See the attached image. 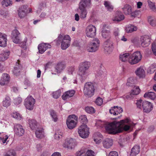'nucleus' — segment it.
<instances>
[{"instance_id":"1","label":"nucleus","mask_w":156,"mask_h":156,"mask_svg":"<svg viewBox=\"0 0 156 156\" xmlns=\"http://www.w3.org/2000/svg\"><path fill=\"white\" fill-rule=\"evenodd\" d=\"M136 124L127 119L122 120L120 122L117 121L107 123L105 129L109 134H115L120 133L122 130L127 131L133 128Z\"/></svg>"},{"instance_id":"2","label":"nucleus","mask_w":156,"mask_h":156,"mask_svg":"<svg viewBox=\"0 0 156 156\" xmlns=\"http://www.w3.org/2000/svg\"><path fill=\"white\" fill-rule=\"evenodd\" d=\"M57 44L61 43V47L62 50H66L70 44L71 38L68 35L60 34L56 40Z\"/></svg>"},{"instance_id":"3","label":"nucleus","mask_w":156,"mask_h":156,"mask_svg":"<svg viewBox=\"0 0 156 156\" xmlns=\"http://www.w3.org/2000/svg\"><path fill=\"white\" fill-rule=\"evenodd\" d=\"M90 66V64L89 62L85 61L80 63L78 74L83 80L85 79L88 75L87 70Z\"/></svg>"},{"instance_id":"4","label":"nucleus","mask_w":156,"mask_h":156,"mask_svg":"<svg viewBox=\"0 0 156 156\" xmlns=\"http://www.w3.org/2000/svg\"><path fill=\"white\" fill-rule=\"evenodd\" d=\"M94 88L93 83L90 82L86 83L84 85L83 90L84 95L87 97H91L94 95Z\"/></svg>"},{"instance_id":"5","label":"nucleus","mask_w":156,"mask_h":156,"mask_svg":"<svg viewBox=\"0 0 156 156\" xmlns=\"http://www.w3.org/2000/svg\"><path fill=\"white\" fill-rule=\"evenodd\" d=\"M142 58L140 51H137L133 53L128 58V62L131 65L140 62Z\"/></svg>"},{"instance_id":"6","label":"nucleus","mask_w":156,"mask_h":156,"mask_svg":"<svg viewBox=\"0 0 156 156\" xmlns=\"http://www.w3.org/2000/svg\"><path fill=\"white\" fill-rule=\"evenodd\" d=\"M99 46V40L97 38H95L87 45L86 49L88 52H95L98 50Z\"/></svg>"},{"instance_id":"7","label":"nucleus","mask_w":156,"mask_h":156,"mask_svg":"<svg viewBox=\"0 0 156 156\" xmlns=\"http://www.w3.org/2000/svg\"><path fill=\"white\" fill-rule=\"evenodd\" d=\"M77 119V117L74 115H70L66 119V123L69 129H73L76 126Z\"/></svg>"},{"instance_id":"8","label":"nucleus","mask_w":156,"mask_h":156,"mask_svg":"<svg viewBox=\"0 0 156 156\" xmlns=\"http://www.w3.org/2000/svg\"><path fill=\"white\" fill-rule=\"evenodd\" d=\"M78 132L81 137L84 139L86 138L89 135V128L85 124H83L79 127Z\"/></svg>"},{"instance_id":"9","label":"nucleus","mask_w":156,"mask_h":156,"mask_svg":"<svg viewBox=\"0 0 156 156\" xmlns=\"http://www.w3.org/2000/svg\"><path fill=\"white\" fill-rule=\"evenodd\" d=\"M35 100L31 96H28L25 100L24 104L27 109L32 110L34 107Z\"/></svg>"},{"instance_id":"10","label":"nucleus","mask_w":156,"mask_h":156,"mask_svg":"<svg viewBox=\"0 0 156 156\" xmlns=\"http://www.w3.org/2000/svg\"><path fill=\"white\" fill-rule=\"evenodd\" d=\"M77 144V142L75 139L69 138L66 140L65 142L63 144V146L64 147L72 150L74 148Z\"/></svg>"},{"instance_id":"11","label":"nucleus","mask_w":156,"mask_h":156,"mask_svg":"<svg viewBox=\"0 0 156 156\" xmlns=\"http://www.w3.org/2000/svg\"><path fill=\"white\" fill-rule=\"evenodd\" d=\"M96 28L92 25H90L88 26L86 30V36L89 37H94L96 35Z\"/></svg>"},{"instance_id":"12","label":"nucleus","mask_w":156,"mask_h":156,"mask_svg":"<svg viewBox=\"0 0 156 156\" xmlns=\"http://www.w3.org/2000/svg\"><path fill=\"white\" fill-rule=\"evenodd\" d=\"M123 13L126 15H131L132 16H134L136 13L138 12L136 11L134 12H132V7L130 5L128 4H125L122 8Z\"/></svg>"},{"instance_id":"13","label":"nucleus","mask_w":156,"mask_h":156,"mask_svg":"<svg viewBox=\"0 0 156 156\" xmlns=\"http://www.w3.org/2000/svg\"><path fill=\"white\" fill-rule=\"evenodd\" d=\"M14 130L15 133L19 136H22L24 133V130L22 126L19 124H14Z\"/></svg>"},{"instance_id":"14","label":"nucleus","mask_w":156,"mask_h":156,"mask_svg":"<svg viewBox=\"0 0 156 156\" xmlns=\"http://www.w3.org/2000/svg\"><path fill=\"white\" fill-rule=\"evenodd\" d=\"M104 48L105 53H110L113 49V43L109 40H107L104 42Z\"/></svg>"},{"instance_id":"15","label":"nucleus","mask_w":156,"mask_h":156,"mask_svg":"<svg viewBox=\"0 0 156 156\" xmlns=\"http://www.w3.org/2000/svg\"><path fill=\"white\" fill-rule=\"evenodd\" d=\"M142 108L144 112L148 113L152 109V105L151 102L145 101L143 102Z\"/></svg>"},{"instance_id":"16","label":"nucleus","mask_w":156,"mask_h":156,"mask_svg":"<svg viewBox=\"0 0 156 156\" xmlns=\"http://www.w3.org/2000/svg\"><path fill=\"white\" fill-rule=\"evenodd\" d=\"M20 33L16 29L13 30L12 33V39L13 42L18 44L20 42V39L19 36Z\"/></svg>"},{"instance_id":"17","label":"nucleus","mask_w":156,"mask_h":156,"mask_svg":"<svg viewBox=\"0 0 156 156\" xmlns=\"http://www.w3.org/2000/svg\"><path fill=\"white\" fill-rule=\"evenodd\" d=\"M27 6L26 5H22L20 6L18 10V15L20 18L25 17L27 12Z\"/></svg>"},{"instance_id":"18","label":"nucleus","mask_w":156,"mask_h":156,"mask_svg":"<svg viewBox=\"0 0 156 156\" xmlns=\"http://www.w3.org/2000/svg\"><path fill=\"white\" fill-rule=\"evenodd\" d=\"M10 79V77L8 74L4 73L0 80V84L2 86L7 85L9 82Z\"/></svg>"},{"instance_id":"19","label":"nucleus","mask_w":156,"mask_h":156,"mask_svg":"<svg viewBox=\"0 0 156 156\" xmlns=\"http://www.w3.org/2000/svg\"><path fill=\"white\" fill-rule=\"evenodd\" d=\"M123 112L122 109L118 106H114L112 107L109 110L110 113L114 115H116L120 114Z\"/></svg>"},{"instance_id":"20","label":"nucleus","mask_w":156,"mask_h":156,"mask_svg":"<svg viewBox=\"0 0 156 156\" xmlns=\"http://www.w3.org/2000/svg\"><path fill=\"white\" fill-rule=\"evenodd\" d=\"M51 46L48 43H41L39 44L38 47L39 52L40 53H43L48 48H50Z\"/></svg>"},{"instance_id":"21","label":"nucleus","mask_w":156,"mask_h":156,"mask_svg":"<svg viewBox=\"0 0 156 156\" xmlns=\"http://www.w3.org/2000/svg\"><path fill=\"white\" fill-rule=\"evenodd\" d=\"M10 54V51L8 50L3 51L0 54V62H4L8 58Z\"/></svg>"},{"instance_id":"22","label":"nucleus","mask_w":156,"mask_h":156,"mask_svg":"<svg viewBox=\"0 0 156 156\" xmlns=\"http://www.w3.org/2000/svg\"><path fill=\"white\" fill-rule=\"evenodd\" d=\"M75 93V91L73 90H68L65 92L62 95V98L63 100H66L67 99L73 97Z\"/></svg>"},{"instance_id":"23","label":"nucleus","mask_w":156,"mask_h":156,"mask_svg":"<svg viewBox=\"0 0 156 156\" xmlns=\"http://www.w3.org/2000/svg\"><path fill=\"white\" fill-rule=\"evenodd\" d=\"M141 45L143 47L148 46L150 43V39L148 36H144L140 38Z\"/></svg>"},{"instance_id":"24","label":"nucleus","mask_w":156,"mask_h":156,"mask_svg":"<svg viewBox=\"0 0 156 156\" xmlns=\"http://www.w3.org/2000/svg\"><path fill=\"white\" fill-rule=\"evenodd\" d=\"M7 36L3 34L0 32V46L4 47L7 44Z\"/></svg>"},{"instance_id":"25","label":"nucleus","mask_w":156,"mask_h":156,"mask_svg":"<svg viewBox=\"0 0 156 156\" xmlns=\"http://www.w3.org/2000/svg\"><path fill=\"white\" fill-rule=\"evenodd\" d=\"M79 12L81 19L85 18L87 16V12L85 8L79 5Z\"/></svg>"},{"instance_id":"26","label":"nucleus","mask_w":156,"mask_h":156,"mask_svg":"<svg viewBox=\"0 0 156 156\" xmlns=\"http://www.w3.org/2000/svg\"><path fill=\"white\" fill-rule=\"evenodd\" d=\"M140 147L139 145H135L131 149L130 156H136L140 152Z\"/></svg>"},{"instance_id":"27","label":"nucleus","mask_w":156,"mask_h":156,"mask_svg":"<svg viewBox=\"0 0 156 156\" xmlns=\"http://www.w3.org/2000/svg\"><path fill=\"white\" fill-rule=\"evenodd\" d=\"M11 103V100L9 96L8 95H6L2 102L3 106L4 107L7 108L10 106Z\"/></svg>"},{"instance_id":"28","label":"nucleus","mask_w":156,"mask_h":156,"mask_svg":"<svg viewBox=\"0 0 156 156\" xmlns=\"http://www.w3.org/2000/svg\"><path fill=\"white\" fill-rule=\"evenodd\" d=\"M135 73L136 75L140 78H143L145 76V72L141 67L138 68Z\"/></svg>"},{"instance_id":"29","label":"nucleus","mask_w":156,"mask_h":156,"mask_svg":"<svg viewBox=\"0 0 156 156\" xmlns=\"http://www.w3.org/2000/svg\"><path fill=\"white\" fill-rule=\"evenodd\" d=\"M103 146L106 148H110L113 145V141L112 139L106 138L103 142Z\"/></svg>"},{"instance_id":"30","label":"nucleus","mask_w":156,"mask_h":156,"mask_svg":"<svg viewBox=\"0 0 156 156\" xmlns=\"http://www.w3.org/2000/svg\"><path fill=\"white\" fill-rule=\"evenodd\" d=\"M137 29V27L133 25L129 24L126 25L125 29V31L128 33H131L136 31Z\"/></svg>"},{"instance_id":"31","label":"nucleus","mask_w":156,"mask_h":156,"mask_svg":"<svg viewBox=\"0 0 156 156\" xmlns=\"http://www.w3.org/2000/svg\"><path fill=\"white\" fill-rule=\"evenodd\" d=\"M29 127L32 130L36 129L37 126V123L34 119H29L28 120Z\"/></svg>"},{"instance_id":"32","label":"nucleus","mask_w":156,"mask_h":156,"mask_svg":"<svg viewBox=\"0 0 156 156\" xmlns=\"http://www.w3.org/2000/svg\"><path fill=\"white\" fill-rule=\"evenodd\" d=\"M124 16L121 12H118L113 20L114 21H120L124 19Z\"/></svg>"},{"instance_id":"33","label":"nucleus","mask_w":156,"mask_h":156,"mask_svg":"<svg viewBox=\"0 0 156 156\" xmlns=\"http://www.w3.org/2000/svg\"><path fill=\"white\" fill-rule=\"evenodd\" d=\"M20 66L19 63L16 62V66L14 67L13 71V73L14 75L17 76L20 74Z\"/></svg>"},{"instance_id":"34","label":"nucleus","mask_w":156,"mask_h":156,"mask_svg":"<svg viewBox=\"0 0 156 156\" xmlns=\"http://www.w3.org/2000/svg\"><path fill=\"white\" fill-rule=\"evenodd\" d=\"M35 133L36 137L38 138L41 139L44 137V132L42 129L36 130Z\"/></svg>"},{"instance_id":"35","label":"nucleus","mask_w":156,"mask_h":156,"mask_svg":"<svg viewBox=\"0 0 156 156\" xmlns=\"http://www.w3.org/2000/svg\"><path fill=\"white\" fill-rule=\"evenodd\" d=\"M144 97L145 98H150L154 100L156 98V95L155 93L152 92L146 93L144 95Z\"/></svg>"},{"instance_id":"36","label":"nucleus","mask_w":156,"mask_h":156,"mask_svg":"<svg viewBox=\"0 0 156 156\" xmlns=\"http://www.w3.org/2000/svg\"><path fill=\"white\" fill-rule=\"evenodd\" d=\"M102 36L103 38L108 40L111 37V33L109 30H103L102 31Z\"/></svg>"},{"instance_id":"37","label":"nucleus","mask_w":156,"mask_h":156,"mask_svg":"<svg viewBox=\"0 0 156 156\" xmlns=\"http://www.w3.org/2000/svg\"><path fill=\"white\" fill-rule=\"evenodd\" d=\"M90 4V0H81L80 2L79 6L85 8L89 6Z\"/></svg>"},{"instance_id":"38","label":"nucleus","mask_w":156,"mask_h":156,"mask_svg":"<svg viewBox=\"0 0 156 156\" xmlns=\"http://www.w3.org/2000/svg\"><path fill=\"white\" fill-rule=\"evenodd\" d=\"M65 68V66L62 63H60L56 66L55 69L57 72L60 73Z\"/></svg>"},{"instance_id":"39","label":"nucleus","mask_w":156,"mask_h":156,"mask_svg":"<svg viewBox=\"0 0 156 156\" xmlns=\"http://www.w3.org/2000/svg\"><path fill=\"white\" fill-rule=\"evenodd\" d=\"M140 92V90L138 86H135L133 89L132 90L130 95H137Z\"/></svg>"},{"instance_id":"40","label":"nucleus","mask_w":156,"mask_h":156,"mask_svg":"<svg viewBox=\"0 0 156 156\" xmlns=\"http://www.w3.org/2000/svg\"><path fill=\"white\" fill-rule=\"evenodd\" d=\"M129 56V53H122L119 56L120 59L122 62H125L127 60Z\"/></svg>"},{"instance_id":"41","label":"nucleus","mask_w":156,"mask_h":156,"mask_svg":"<svg viewBox=\"0 0 156 156\" xmlns=\"http://www.w3.org/2000/svg\"><path fill=\"white\" fill-rule=\"evenodd\" d=\"M50 114L52 117V120L54 122L57 121L58 119L57 115L56 113L53 110H51L50 111Z\"/></svg>"},{"instance_id":"42","label":"nucleus","mask_w":156,"mask_h":156,"mask_svg":"<svg viewBox=\"0 0 156 156\" xmlns=\"http://www.w3.org/2000/svg\"><path fill=\"white\" fill-rule=\"evenodd\" d=\"M1 3L2 6L4 7H7L12 4L11 0H3Z\"/></svg>"},{"instance_id":"43","label":"nucleus","mask_w":156,"mask_h":156,"mask_svg":"<svg viewBox=\"0 0 156 156\" xmlns=\"http://www.w3.org/2000/svg\"><path fill=\"white\" fill-rule=\"evenodd\" d=\"M86 112L89 114H93L95 112V111L93 107H87L85 108Z\"/></svg>"},{"instance_id":"44","label":"nucleus","mask_w":156,"mask_h":156,"mask_svg":"<svg viewBox=\"0 0 156 156\" xmlns=\"http://www.w3.org/2000/svg\"><path fill=\"white\" fill-rule=\"evenodd\" d=\"M135 80L133 77L129 78L126 83V85L128 86H132L133 84L135 83Z\"/></svg>"},{"instance_id":"45","label":"nucleus","mask_w":156,"mask_h":156,"mask_svg":"<svg viewBox=\"0 0 156 156\" xmlns=\"http://www.w3.org/2000/svg\"><path fill=\"white\" fill-rule=\"evenodd\" d=\"M148 22L149 24L152 26H154L156 25V21L154 17L149 16L148 17Z\"/></svg>"},{"instance_id":"46","label":"nucleus","mask_w":156,"mask_h":156,"mask_svg":"<svg viewBox=\"0 0 156 156\" xmlns=\"http://www.w3.org/2000/svg\"><path fill=\"white\" fill-rule=\"evenodd\" d=\"M9 137L8 136L6 135L5 136H1L0 135V141L1 142H2L3 144H7L8 142V141L7 140Z\"/></svg>"},{"instance_id":"47","label":"nucleus","mask_w":156,"mask_h":156,"mask_svg":"<svg viewBox=\"0 0 156 156\" xmlns=\"http://www.w3.org/2000/svg\"><path fill=\"white\" fill-rule=\"evenodd\" d=\"M61 90H58L53 92L52 94V96L53 98L55 99H57L61 96Z\"/></svg>"},{"instance_id":"48","label":"nucleus","mask_w":156,"mask_h":156,"mask_svg":"<svg viewBox=\"0 0 156 156\" xmlns=\"http://www.w3.org/2000/svg\"><path fill=\"white\" fill-rule=\"evenodd\" d=\"M3 156H16V154L14 151L11 150L5 153Z\"/></svg>"},{"instance_id":"49","label":"nucleus","mask_w":156,"mask_h":156,"mask_svg":"<svg viewBox=\"0 0 156 156\" xmlns=\"http://www.w3.org/2000/svg\"><path fill=\"white\" fill-rule=\"evenodd\" d=\"M79 120L81 122L83 123V124L86 123L87 122L86 116L85 115H81L79 117Z\"/></svg>"},{"instance_id":"50","label":"nucleus","mask_w":156,"mask_h":156,"mask_svg":"<svg viewBox=\"0 0 156 156\" xmlns=\"http://www.w3.org/2000/svg\"><path fill=\"white\" fill-rule=\"evenodd\" d=\"M156 66V65H153L151 66L148 68L147 72L150 74H151L154 73L155 70V69Z\"/></svg>"},{"instance_id":"51","label":"nucleus","mask_w":156,"mask_h":156,"mask_svg":"<svg viewBox=\"0 0 156 156\" xmlns=\"http://www.w3.org/2000/svg\"><path fill=\"white\" fill-rule=\"evenodd\" d=\"M104 5L108 10L112 11L113 10V6L108 2L105 1L104 2Z\"/></svg>"},{"instance_id":"52","label":"nucleus","mask_w":156,"mask_h":156,"mask_svg":"<svg viewBox=\"0 0 156 156\" xmlns=\"http://www.w3.org/2000/svg\"><path fill=\"white\" fill-rule=\"evenodd\" d=\"M148 2L149 6L151 9L154 11H155L156 8L155 7V3L150 1H148Z\"/></svg>"},{"instance_id":"53","label":"nucleus","mask_w":156,"mask_h":156,"mask_svg":"<svg viewBox=\"0 0 156 156\" xmlns=\"http://www.w3.org/2000/svg\"><path fill=\"white\" fill-rule=\"evenodd\" d=\"M12 115L13 117L18 120H20L21 119V115L19 113L16 112L13 113L12 114Z\"/></svg>"},{"instance_id":"54","label":"nucleus","mask_w":156,"mask_h":156,"mask_svg":"<svg viewBox=\"0 0 156 156\" xmlns=\"http://www.w3.org/2000/svg\"><path fill=\"white\" fill-rule=\"evenodd\" d=\"M136 104L137 108L141 109L142 108V100L140 99L136 101Z\"/></svg>"},{"instance_id":"55","label":"nucleus","mask_w":156,"mask_h":156,"mask_svg":"<svg viewBox=\"0 0 156 156\" xmlns=\"http://www.w3.org/2000/svg\"><path fill=\"white\" fill-rule=\"evenodd\" d=\"M96 104L98 106H101L103 103L102 99L101 98H98L96 100Z\"/></svg>"},{"instance_id":"56","label":"nucleus","mask_w":156,"mask_h":156,"mask_svg":"<svg viewBox=\"0 0 156 156\" xmlns=\"http://www.w3.org/2000/svg\"><path fill=\"white\" fill-rule=\"evenodd\" d=\"M62 133H60L58 132H57L54 135L55 138L57 139L58 140L62 137Z\"/></svg>"},{"instance_id":"57","label":"nucleus","mask_w":156,"mask_h":156,"mask_svg":"<svg viewBox=\"0 0 156 156\" xmlns=\"http://www.w3.org/2000/svg\"><path fill=\"white\" fill-rule=\"evenodd\" d=\"M22 101V99L20 97H18L14 100V102L15 105H18L20 104Z\"/></svg>"},{"instance_id":"58","label":"nucleus","mask_w":156,"mask_h":156,"mask_svg":"<svg viewBox=\"0 0 156 156\" xmlns=\"http://www.w3.org/2000/svg\"><path fill=\"white\" fill-rule=\"evenodd\" d=\"M152 49L154 54L156 56V42L152 44Z\"/></svg>"},{"instance_id":"59","label":"nucleus","mask_w":156,"mask_h":156,"mask_svg":"<svg viewBox=\"0 0 156 156\" xmlns=\"http://www.w3.org/2000/svg\"><path fill=\"white\" fill-rule=\"evenodd\" d=\"M75 68L73 67H69L68 70V73L69 74H72L73 72L74 71Z\"/></svg>"},{"instance_id":"60","label":"nucleus","mask_w":156,"mask_h":156,"mask_svg":"<svg viewBox=\"0 0 156 156\" xmlns=\"http://www.w3.org/2000/svg\"><path fill=\"white\" fill-rule=\"evenodd\" d=\"M108 156H118V153L115 151H112L110 152Z\"/></svg>"},{"instance_id":"61","label":"nucleus","mask_w":156,"mask_h":156,"mask_svg":"<svg viewBox=\"0 0 156 156\" xmlns=\"http://www.w3.org/2000/svg\"><path fill=\"white\" fill-rule=\"evenodd\" d=\"M45 6V2H42L41 3H40L39 5V8L40 9H41L44 8Z\"/></svg>"},{"instance_id":"62","label":"nucleus","mask_w":156,"mask_h":156,"mask_svg":"<svg viewBox=\"0 0 156 156\" xmlns=\"http://www.w3.org/2000/svg\"><path fill=\"white\" fill-rule=\"evenodd\" d=\"M119 30L118 28H115L114 32V35L115 36H118L119 35Z\"/></svg>"},{"instance_id":"63","label":"nucleus","mask_w":156,"mask_h":156,"mask_svg":"<svg viewBox=\"0 0 156 156\" xmlns=\"http://www.w3.org/2000/svg\"><path fill=\"white\" fill-rule=\"evenodd\" d=\"M84 152L83 150H81L76 152V156H80L82 155Z\"/></svg>"},{"instance_id":"64","label":"nucleus","mask_w":156,"mask_h":156,"mask_svg":"<svg viewBox=\"0 0 156 156\" xmlns=\"http://www.w3.org/2000/svg\"><path fill=\"white\" fill-rule=\"evenodd\" d=\"M8 15V13L7 12H2L1 13L2 15L4 18H6Z\"/></svg>"}]
</instances>
